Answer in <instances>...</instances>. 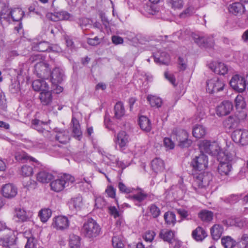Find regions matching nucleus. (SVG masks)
<instances>
[{"instance_id": "22", "label": "nucleus", "mask_w": 248, "mask_h": 248, "mask_svg": "<svg viewBox=\"0 0 248 248\" xmlns=\"http://www.w3.org/2000/svg\"><path fill=\"white\" fill-rule=\"evenodd\" d=\"M48 122H43L38 119H34L31 121V127L40 133H43L44 131H48L47 130Z\"/></svg>"}, {"instance_id": "38", "label": "nucleus", "mask_w": 248, "mask_h": 248, "mask_svg": "<svg viewBox=\"0 0 248 248\" xmlns=\"http://www.w3.org/2000/svg\"><path fill=\"white\" fill-rule=\"evenodd\" d=\"M147 99L152 107H156L157 108L161 106L162 101L161 99L155 95H148Z\"/></svg>"}, {"instance_id": "61", "label": "nucleus", "mask_w": 248, "mask_h": 248, "mask_svg": "<svg viewBox=\"0 0 248 248\" xmlns=\"http://www.w3.org/2000/svg\"><path fill=\"white\" fill-rule=\"evenodd\" d=\"M87 43L91 46H95L100 44V40L98 37L96 36L94 38H88Z\"/></svg>"}, {"instance_id": "42", "label": "nucleus", "mask_w": 248, "mask_h": 248, "mask_svg": "<svg viewBox=\"0 0 248 248\" xmlns=\"http://www.w3.org/2000/svg\"><path fill=\"white\" fill-rule=\"evenodd\" d=\"M232 169L231 164H219L218 171L221 175H227L229 174Z\"/></svg>"}, {"instance_id": "24", "label": "nucleus", "mask_w": 248, "mask_h": 248, "mask_svg": "<svg viewBox=\"0 0 248 248\" xmlns=\"http://www.w3.org/2000/svg\"><path fill=\"white\" fill-rule=\"evenodd\" d=\"M129 142V136L124 131L120 132L117 136L116 143L121 149L125 147Z\"/></svg>"}, {"instance_id": "13", "label": "nucleus", "mask_w": 248, "mask_h": 248, "mask_svg": "<svg viewBox=\"0 0 248 248\" xmlns=\"http://www.w3.org/2000/svg\"><path fill=\"white\" fill-rule=\"evenodd\" d=\"M176 139L179 141L178 146L182 148H187L192 143V140L188 139V134L185 130H181L176 135Z\"/></svg>"}, {"instance_id": "28", "label": "nucleus", "mask_w": 248, "mask_h": 248, "mask_svg": "<svg viewBox=\"0 0 248 248\" xmlns=\"http://www.w3.org/2000/svg\"><path fill=\"white\" fill-rule=\"evenodd\" d=\"M223 227L219 224H215L210 229L211 236L213 239L218 240L223 232Z\"/></svg>"}, {"instance_id": "58", "label": "nucleus", "mask_w": 248, "mask_h": 248, "mask_svg": "<svg viewBox=\"0 0 248 248\" xmlns=\"http://www.w3.org/2000/svg\"><path fill=\"white\" fill-rule=\"evenodd\" d=\"M106 202L104 199L101 197H97L95 200V206L97 208H102L105 205Z\"/></svg>"}, {"instance_id": "35", "label": "nucleus", "mask_w": 248, "mask_h": 248, "mask_svg": "<svg viewBox=\"0 0 248 248\" xmlns=\"http://www.w3.org/2000/svg\"><path fill=\"white\" fill-rule=\"evenodd\" d=\"M160 237L164 241L172 243L174 237V233L172 231L167 229L162 230L159 233Z\"/></svg>"}, {"instance_id": "40", "label": "nucleus", "mask_w": 248, "mask_h": 248, "mask_svg": "<svg viewBox=\"0 0 248 248\" xmlns=\"http://www.w3.org/2000/svg\"><path fill=\"white\" fill-rule=\"evenodd\" d=\"M51 210L48 208L43 209L38 213V216L43 222H46L51 217Z\"/></svg>"}, {"instance_id": "4", "label": "nucleus", "mask_w": 248, "mask_h": 248, "mask_svg": "<svg viewBox=\"0 0 248 248\" xmlns=\"http://www.w3.org/2000/svg\"><path fill=\"white\" fill-rule=\"evenodd\" d=\"M74 181V177L70 174H65L51 182V188L52 190L59 192L62 191L65 187L72 185Z\"/></svg>"}, {"instance_id": "43", "label": "nucleus", "mask_w": 248, "mask_h": 248, "mask_svg": "<svg viewBox=\"0 0 248 248\" xmlns=\"http://www.w3.org/2000/svg\"><path fill=\"white\" fill-rule=\"evenodd\" d=\"M199 217L202 221L209 222L212 220L213 213L208 210H202L199 213Z\"/></svg>"}, {"instance_id": "21", "label": "nucleus", "mask_w": 248, "mask_h": 248, "mask_svg": "<svg viewBox=\"0 0 248 248\" xmlns=\"http://www.w3.org/2000/svg\"><path fill=\"white\" fill-rule=\"evenodd\" d=\"M46 17L48 19L56 22L59 20H68L71 17V15L66 12H62L55 14L48 13L46 14Z\"/></svg>"}, {"instance_id": "62", "label": "nucleus", "mask_w": 248, "mask_h": 248, "mask_svg": "<svg viewBox=\"0 0 248 248\" xmlns=\"http://www.w3.org/2000/svg\"><path fill=\"white\" fill-rule=\"evenodd\" d=\"M165 77L172 84L175 85V78L173 74L170 73L168 71H166L164 73Z\"/></svg>"}, {"instance_id": "34", "label": "nucleus", "mask_w": 248, "mask_h": 248, "mask_svg": "<svg viewBox=\"0 0 248 248\" xmlns=\"http://www.w3.org/2000/svg\"><path fill=\"white\" fill-rule=\"evenodd\" d=\"M193 136L197 139H200L206 134V129L202 125H196L192 131Z\"/></svg>"}, {"instance_id": "64", "label": "nucleus", "mask_w": 248, "mask_h": 248, "mask_svg": "<svg viewBox=\"0 0 248 248\" xmlns=\"http://www.w3.org/2000/svg\"><path fill=\"white\" fill-rule=\"evenodd\" d=\"M41 60V56L40 55L36 54L31 55L29 59V61L31 63H33L36 62L37 63L38 62H42Z\"/></svg>"}, {"instance_id": "49", "label": "nucleus", "mask_w": 248, "mask_h": 248, "mask_svg": "<svg viewBox=\"0 0 248 248\" xmlns=\"http://www.w3.org/2000/svg\"><path fill=\"white\" fill-rule=\"evenodd\" d=\"M35 49L40 52H46L50 49V47L48 42L43 41L39 42L35 46Z\"/></svg>"}, {"instance_id": "7", "label": "nucleus", "mask_w": 248, "mask_h": 248, "mask_svg": "<svg viewBox=\"0 0 248 248\" xmlns=\"http://www.w3.org/2000/svg\"><path fill=\"white\" fill-rule=\"evenodd\" d=\"M232 140L242 145L248 144V130L239 129L235 130L232 134Z\"/></svg>"}, {"instance_id": "10", "label": "nucleus", "mask_w": 248, "mask_h": 248, "mask_svg": "<svg viewBox=\"0 0 248 248\" xmlns=\"http://www.w3.org/2000/svg\"><path fill=\"white\" fill-rule=\"evenodd\" d=\"M35 71L38 77L41 78H47L49 75L50 69L48 64L43 62H38L34 66Z\"/></svg>"}, {"instance_id": "55", "label": "nucleus", "mask_w": 248, "mask_h": 248, "mask_svg": "<svg viewBox=\"0 0 248 248\" xmlns=\"http://www.w3.org/2000/svg\"><path fill=\"white\" fill-rule=\"evenodd\" d=\"M118 187L120 192L124 193H130L133 190V188L127 187L122 182L118 183Z\"/></svg>"}, {"instance_id": "20", "label": "nucleus", "mask_w": 248, "mask_h": 248, "mask_svg": "<svg viewBox=\"0 0 248 248\" xmlns=\"http://www.w3.org/2000/svg\"><path fill=\"white\" fill-rule=\"evenodd\" d=\"M54 131L57 133L56 135V140H57L62 144H66L68 142L70 138L68 131L58 127L55 128Z\"/></svg>"}, {"instance_id": "11", "label": "nucleus", "mask_w": 248, "mask_h": 248, "mask_svg": "<svg viewBox=\"0 0 248 248\" xmlns=\"http://www.w3.org/2000/svg\"><path fill=\"white\" fill-rule=\"evenodd\" d=\"M1 192L3 197L11 199L17 195V188L13 184L8 183L2 186Z\"/></svg>"}, {"instance_id": "50", "label": "nucleus", "mask_w": 248, "mask_h": 248, "mask_svg": "<svg viewBox=\"0 0 248 248\" xmlns=\"http://www.w3.org/2000/svg\"><path fill=\"white\" fill-rule=\"evenodd\" d=\"M235 107L237 109H243L246 107V102L244 97L241 95H238L235 99Z\"/></svg>"}, {"instance_id": "33", "label": "nucleus", "mask_w": 248, "mask_h": 248, "mask_svg": "<svg viewBox=\"0 0 248 248\" xmlns=\"http://www.w3.org/2000/svg\"><path fill=\"white\" fill-rule=\"evenodd\" d=\"M151 167L155 172H160L164 169V163L159 157H156L152 160Z\"/></svg>"}, {"instance_id": "51", "label": "nucleus", "mask_w": 248, "mask_h": 248, "mask_svg": "<svg viewBox=\"0 0 248 248\" xmlns=\"http://www.w3.org/2000/svg\"><path fill=\"white\" fill-rule=\"evenodd\" d=\"M171 7L174 9H181L184 6L183 0H168Z\"/></svg>"}, {"instance_id": "14", "label": "nucleus", "mask_w": 248, "mask_h": 248, "mask_svg": "<svg viewBox=\"0 0 248 248\" xmlns=\"http://www.w3.org/2000/svg\"><path fill=\"white\" fill-rule=\"evenodd\" d=\"M15 236L11 230H7L4 236L0 238V245L7 247L14 244Z\"/></svg>"}, {"instance_id": "16", "label": "nucleus", "mask_w": 248, "mask_h": 248, "mask_svg": "<svg viewBox=\"0 0 248 248\" xmlns=\"http://www.w3.org/2000/svg\"><path fill=\"white\" fill-rule=\"evenodd\" d=\"M63 71L59 67H56L51 73V79L52 84L61 83L64 79Z\"/></svg>"}, {"instance_id": "57", "label": "nucleus", "mask_w": 248, "mask_h": 248, "mask_svg": "<svg viewBox=\"0 0 248 248\" xmlns=\"http://www.w3.org/2000/svg\"><path fill=\"white\" fill-rule=\"evenodd\" d=\"M36 240L33 237H29L25 246V248H34L36 245Z\"/></svg>"}, {"instance_id": "37", "label": "nucleus", "mask_w": 248, "mask_h": 248, "mask_svg": "<svg viewBox=\"0 0 248 248\" xmlns=\"http://www.w3.org/2000/svg\"><path fill=\"white\" fill-rule=\"evenodd\" d=\"M70 204L76 209L79 210L81 209L84 205L82 197L80 195H78L72 198Z\"/></svg>"}, {"instance_id": "32", "label": "nucleus", "mask_w": 248, "mask_h": 248, "mask_svg": "<svg viewBox=\"0 0 248 248\" xmlns=\"http://www.w3.org/2000/svg\"><path fill=\"white\" fill-rule=\"evenodd\" d=\"M53 178V175L46 171H41L37 175V180L42 183H48Z\"/></svg>"}, {"instance_id": "29", "label": "nucleus", "mask_w": 248, "mask_h": 248, "mask_svg": "<svg viewBox=\"0 0 248 248\" xmlns=\"http://www.w3.org/2000/svg\"><path fill=\"white\" fill-rule=\"evenodd\" d=\"M139 124L140 128L146 132L151 130L152 126L150 120L146 116H141L139 119Z\"/></svg>"}, {"instance_id": "1", "label": "nucleus", "mask_w": 248, "mask_h": 248, "mask_svg": "<svg viewBox=\"0 0 248 248\" xmlns=\"http://www.w3.org/2000/svg\"><path fill=\"white\" fill-rule=\"evenodd\" d=\"M208 158L207 156H196L191 161V165L193 171L201 172L199 174L196 173L194 185L199 188L205 187L209 184L211 180V174L208 172H203L208 166Z\"/></svg>"}, {"instance_id": "63", "label": "nucleus", "mask_w": 248, "mask_h": 248, "mask_svg": "<svg viewBox=\"0 0 248 248\" xmlns=\"http://www.w3.org/2000/svg\"><path fill=\"white\" fill-rule=\"evenodd\" d=\"M112 43L115 45L122 44L124 42L123 38L120 36L113 35L111 37Z\"/></svg>"}, {"instance_id": "53", "label": "nucleus", "mask_w": 248, "mask_h": 248, "mask_svg": "<svg viewBox=\"0 0 248 248\" xmlns=\"http://www.w3.org/2000/svg\"><path fill=\"white\" fill-rule=\"evenodd\" d=\"M150 213L154 218L158 217L160 214L159 208L155 204H151L149 206Z\"/></svg>"}, {"instance_id": "15", "label": "nucleus", "mask_w": 248, "mask_h": 248, "mask_svg": "<svg viewBox=\"0 0 248 248\" xmlns=\"http://www.w3.org/2000/svg\"><path fill=\"white\" fill-rule=\"evenodd\" d=\"M195 42L201 47L211 48L214 46L213 36H198L195 38Z\"/></svg>"}, {"instance_id": "45", "label": "nucleus", "mask_w": 248, "mask_h": 248, "mask_svg": "<svg viewBox=\"0 0 248 248\" xmlns=\"http://www.w3.org/2000/svg\"><path fill=\"white\" fill-rule=\"evenodd\" d=\"M33 173V168L27 165H23L20 171V174L23 177H30Z\"/></svg>"}, {"instance_id": "25", "label": "nucleus", "mask_w": 248, "mask_h": 248, "mask_svg": "<svg viewBox=\"0 0 248 248\" xmlns=\"http://www.w3.org/2000/svg\"><path fill=\"white\" fill-rule=\"evenodd\" d=\"M229 12L235 15H242L245 12V7L240 2H235L229 7Z\"/></svg>"}, {"instance_id": "44", "label": "nucleus", "mask_w": 248, "mask_h": 248, "mask_svg": "<svg viewBox=\"0 0 248 248\" xmlns=\"http://www.w3.org/2000/svg\"><path fill=\"white\" fill-rule=\"evenodd\" d=\"M147 197V194L144 193L142 191H140L136 194L133 195L130 197V199L135 202V204L139 205L138 203H140L144 200Z\"/></svg>"}, {"instance_id": "5", "label": "nucleus", "mask_w": 248, "mask_h": 248, "mask_svg": "<svg viewBox=\"0 0 248 248\" xmlns=\"http://www.w3.org/2000/svg\"><path fill=\"white\" fill-rule=\"evenodd\" d=\"M33 216L32 211L26 210L22 207L18 206L14 208L13 218L16 222L23 223L31 221Z\"/></svg>"}, {"instance_id": "36", "label": "nucleus", "mask_w": 248, "mask_h": 248, "mask_svg": "<svg viewBox=\"0 0 248 248\" xmlns=\"http://www.w3.org/2000/svg\"><path fill=\"white\" fill-rule=\"evenodd\" d=\"M125 110L123 104L121 102H117L114 106V117L117 119H121L124 116Z\"/></svg>"}, {"instance_id": "9", "label": "nucleus", "mask_w": 248, "mask_h": 248, "mask_svg": "<svg viewBox=\"0 0 248 248\" xmlns=\"http://www.w3.org/2000/svg\"><path fill=\"white\" fill-rule=\"evenodd\" d=\"M52 227L57 230L63 231L69 226V221L65 216H59L53 218Z\"/></svg>"}, {"instance_id": "59", "label": "nucleus", "mask_w": 248, "mask_h": 248, "mask_svg": "<svg viewBox=\"0 0 248 248\" xmlns=\"http://www.w3.org/2000/svg\"><path fill=\"white\" fill-rule=\"evenodd\" d=\"M106 192L109 197L113 198L116 195V189L112 186H109L106 189Z\"/></svg>"}, {"instance_id": "18", "label": "nucleus", "mask_w": 248, "mask_h": 248, "mask_svg": "<svg viewBox=\"0 0 248 248\" xmlns=\"http://www.w3.org/2000/svg\"><path fill=\"white\" fill-rule=\"evenodd\" d=\"M71 128L74 137L80 140L82 137V132L79 121L75 117H72L71 122Z\"/></svg>"}, {"instance_id": "8", "label": "nucleus", "mask_w": 248, "mask_h": 248, "mask_svg": "<svg viewBox=\"0 0 248 248\" xmlns=\"http://www.w3.org/2000/svg\"><path fill=\"white\" fill-rule=\"evenodd\" d=\"M230 86L235 90L241 93L244 91L246 88L245 78L238 75L233 76L230 81Z\"/></svg>"}, {"instance_id": "56", "label": "nucleus", "mask_w": 248, "mask_h": 248, "mask_svg": "<svg viewBox=\"0 0 248 248\" xmlns=\"http://www.w3.org/2000/svg\"><path fill=\"white\" fill-rule=\"evenodd\" d=\"M155 235V233L154 231H149L146 232L143 236V239L146 242H152Z\"/></svg>"}, {"instance_id": "52", "label": "nucleus", "mask_w": 248, "mask_h": 248, "mask_svg": "<svg viewBox=\"0 0 248 248\" xmlns=\"http://www.w3.org/2000/svg\"><path fill=\"white\" fill-rule=\"evenodd\" d=\"M234 156H217V159L219 162V164H231L233 161Z\"/></svg>"}, {"instance_id": "26", "label": "nucleus", "mask_w": 248, "mask_h": 248, "mask_svg": "<svg viewBox=\"0 0 248 248\" xmlns=\"http://www.w3.org/2000/svg\"><path fill=\"white\" fill-rule=\"evenodd\" d=\"M32 87L34 91L38 92H43L49 89L48 84L43 79H37L33 81L32 83Z\"/></svg>"}, {"instance_id": "46", "label": "nucleus", "mask_w": 248, "mask_h": 248, "mask_svg": "<svg viewBox=\"0 0 248 248\" xmlns=\"http://www.w3.org/2000/svg\"><path fill=\"white\" fill-rule=\"evenodd\" d=\"M166 223L174 225L176 222L175 215L171 212H166L164 216Z\"/></svg>"}, {"instance_id": "31", "label": "nucleus", "mask_w": 248, "mask_h": 248, "mask_svg": "<svg viewBox=\"0 0 248 248\" xmlns=\"http://www.w3.org/2000/svg\"><path fill=\"white\" fill-rule=\"evenodd\" d=\"M24 15V12L20 8H15L7 14L8 16H10L14 21H20Z\"/></svg>"}, {"instance_id": "6", "label": "nucleus", "mask_w": 248, "mask_h": 248, "mask_svg": "<svg viewBox=\"0 0 248 248\" xmlns=\"http://www.w3.org/2000/svg\"><path fill=\"white\" fill-rule=\"evenodd\" d=\"M225 86L223 81L215 77L206 81V91L210 93L222 91Z\"/></svg>"}, {"instance_id": "47", "label": "nucleus", "mask_w": 248, "mask_h": 248, "mask_svg": "<svg viewBox=\"0 0 248 248\" xmlns=\"http://www.w3.org/2000/svg\"><path fill=\"white\" fill-rule=\"evenodd\" d=\"M108 210L109 214L113 216L115 218H119V221H117V224H118L119 222H120V224L123 222V219L122 218V214L118 211L117 209L115 206H110L108 208Z\"/></svg>"}, {"instance_id": "60", "label": "nucleus", "mask_w": 248, "mask_h": 248, "mask_svg": "<svg viewBox=\"0 0 248 248\" xmlns=\"http://www.w3.org/2000/svg\"><path fill=\"white\" fill-rule=\"evenodd\" d=\"M164 144L165 147L169 149H172L174 147V143L169 138H165L164 139Z\"/></svg>"}, {"instance_id": "23", "label": "nucleus", "mask_w": 248, "mask_h": 248, "mask_svg": "<svg viewBox=\"0 0 248 248\" xmlns=\"http://www.w3.org/2000/svg\"><path fill=\"white\" fill-rule=\"evenodd\" d=\"M15 158L21 163H31L35 167L42 166L40 162L31 156H15Z\"/></svg>"}, {"instance_id": "3", "label": "nucleus", "mask_w": 248, "mask_h": 248, "mask_svg": "<svg viewBox=\"0 0 248 248\" xmlns=\"http://www.w3.org/2000/svg\"><path fill=\"white\" fill-rule=\"evenodd\" d=\"M101 227L93 218H89L84 222L81 229L82 235L86 238L93 239L101 233Z\"/></svg>"}, {"instance_id": "12", "label": "nucleus", "mask_w": 248, "mask_h": 248, "mask_svg": "<svg viewBox=\"0 0 248 248\" xmlns=\"http://www.w3.org/2000/svg\"><path fill=\"white\" fill-rule=\"evenodd\" d=\"M233 108L232 102L228 101H224L217 108L216 112L217 115L223 116L229 114Z\"/></svg>"}, {"instance_id": "19", "label": "nucleus", "mask_w": 248, "mask_h": 248, "mask_svg": "<svg viewBox=\"0 0 248 248\" xmlns=\"http://www.w3.org/2000/svg\"><path fill=\"white\" fill-rule=\"evenodd\" d=\"M240 120L236 116H230L223 122L224 127L227 129L231 130L237 127Z\"/></svg>"}, {"instance_id": "54", "label": "nucleus", "mask_w": 248, "mask_h": 248, "mask_svg": "<svg viewBox=\"0 0 248 248\" xmlns=\"http://www.w3.org/2000/svg\"><path fill=\"white\" fill-rule=\"evenodd\" d=\"M195 10L193 6H189L180 14V18H185L192 15L195 13Z\"/></svg>"}, {"instance_id": "17", "label": "nucleus", "mask_w": 248, "mask_h": 248, "mask_svg": "<svg viewBox=\"0 0 248 248\" xmlns=\"http://www.w3.org/2000/svg\"><path fill=\"white\" fill-rule=\"evenodd\" d=\"M209 67L215 73L224 75L228 72L227 66L220 62H213L209 64Z\"/></svg>"}, {"instance_id": "2", "label": "nucleus", "mask_w": 248, "mask_h": 248, "mask_svg": "<svg viewBox=\"0 0 248 248\" xmlns=\"http://www.w3.org/2000/svg\"><path fill=\"white\" fill-rule=\"evenodd\" d=\"M201 155H232L227 150L222 151L218 144L208 140L201 141L198 144Z\"/></svg>"}, {"instance_id": "41", "label": "nucleus", "mask_w": 248, "mask_h": 248, "mask_svg": "<svg viewBox=\"0 0 248 248\" xmlns=\"http://www.w3.org/2000/svg\"><path fill=\"white\" fill-rule=\"evenodd\" d=\"M221 244L225 248H232L236 245V242L229 236H225L221 239Z\"/></svg>"}, {"instance_id": "27", "label": "nucleus", "mask_w": 248, "mask_h": 248, "mask_svg": "<svg viewBox=\"0 0 248 248\" xmlns=\"http://www.w3.org/2000/svg\"><path fill=\"white\" fill-rule=\"evenodd\" d=\"M39 99L43 105L47 106L50 104L52 101L51 92L48 90L41 92L40 93Z\"/></svg>"}, {"instance_id": "39", "label": "nucleus", "mask_w": 248, "mask_h": 248, "mask_svg": "<svg viewBox=\"0 0 248 248\" xmlns=\"http://www.w3.org/2000/svg\"><path fill=\"white\" fill-rule=\"evenodd\" d=\"M69 244L70 248H79L80 238L77 235L71 234L69 235Z\"/></svg>"}, {"instance_id": "30", "label": "nucleus", "mask_w": 248, "mask_h": 248, "mask_svg": "<svg viewBox=\"0 0 248 248\" xmlns=\"http://www.w3.org/2000/svg\"><path fill=\"white\" fill-rule=\"evenodd\" d=\"M193 238L197 241H202L206 236L205 231L201 227H198L192 233Z\"/></svg>"}, {"instance_id": "48", "label": "nucleus", "mask_w": 248, "mask_h": 248, "mask_svg": "<svg viewBox=\"0 0 248 248\" xmlns=\"http://www.w3.org/2000/svg\"><path fill=\"white\" fill-rule=\"evenodd\" d=\"M113 246L115 248H123L124 246L122 237L121 236H114L112 239Z\"/></svg>"}]
</instances>
